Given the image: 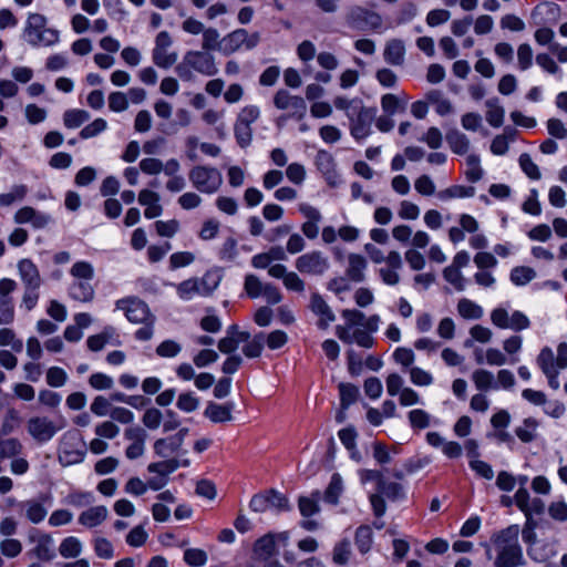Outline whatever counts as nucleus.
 <instances>
[{
	"label": "nucleus",
	"instance_id": "a18cd8bd",
	"mask_svg": "<svg viewBox=\"0 0 567 567\" xmlns=\"http://www.w3.org/2000/svg\"><path fill=\"white\" fill-rule=\"evenodd\" d=\"M154 453L162 457L167 458L172 454L176 453L181 445L172 437L158 439L154 442Z\"/></svg>",
	"mask_w": 567,
	"mask_h": 567
},
{
	"label": "nucleus",
	"instance_id": "338daca9",
	"mask_svg": "<svg viewBox=\"0 0 567 567\" xmlns=\"http://www.w3.org/2000/svg\"><path fill=\"white\" fill-rule=\"evenodd\" d=\"M106 128L107 122L104 118L99 117L80 131V137L82 140H89L103 133Z\"/></svg>",
	"mask_w": 567,
	"mask_h": 567
},
{
	"label": "nucleus",
	"instance_id": "0e129e2a",
	"mask_svg": "<svg viewBox=\"0 0 567 567\" xmlns=\"http://www.w3.org/2000/svg\"><path fill=\"white\" fill-rule=\"evenodd\" d=\"M22 543L16 538H4L0 542V553L7 558H16L22 553Z\"/></svg>",
	"mask_w": 567,
	"mask_h": 567
},
{
	"label": "nucleus",
	"instance_id": "4c0bfd02",
	"mask_svg": "<svg viewBox=\"0 0 567 567\" xmlns=\"http://www.w3.org/2000/svg\"><path fill=\"white\" fill-rule=\"evenodd\" d=\"M316 165L328 181L336 177V163L333 157L328 152H318L316 156Z\"/></svg>",
	"mask_w": 567,
	"mask_h": 567
},
{
	"label": "nucleus",
	"instance_id": "37998d69",
	"mask_svg": "<svg viewBox=\"0 0 567 567\" xmlns=\"http://www.w3.org/2000/svg\"><path fill=\"white\" fill-rule=\"evenodd\" d=\"M29 189L27 185H13L8 193L0 194V206L9 207L16 202H21L25 198Z\"/></svg>",
	"mask_w": 567,
	"mask_h": 567
},
{
	"label": "nucleus",
	"instance_id": "2f4dec72",
	"mask_svg": "<svg viewBox=\"0 0 567 567\" xmlns=\"http://www.w3.org/2000/svg\"><path fill=\"white\" fill-rule=\"evenodd\" d=\"M177 296L182 300H192L202 296V286L198 278H189L176 285Z\"/></svg>",
	"mask_w": 567,
	"mask_h": 567
},
{
	"label": "nucleus",
	"instance_id": "f704fd0d",
	"mask_svg": "<svg viewBox=\"0 0 567 567\" xmlns=\"http://www.w3.org/2000/svg\"><path fill=\"white\" fill-rule=\"evenodd\" d=\"M82 548L83 545L78 537L69 536L60 543L59 553L65 559L76 558L81 555Z\"/></svg>",
	"mask_w": 567,
	"mask_h": 567
},
{
	"label": "nucleus",
	"instance_id": "864d4df0",
	"mask_svg": "<svg viewBox=\"0 0 567 567\" xmlns=\"http://www.w3.org/2000/svg\"><path fill=\"white\" fill-rule=\"evenodd\" d=\"M350 340L342 341L343 343L351 344L357 343L359 347L370 349L374 346V338L362 328H354L349 332Z\"/></svg>",
	"mask_w": 567,
	"mask_h": 567
},
{
	"label": "nucleus",
	"instance_id": "f03ea898",
	"mask_svg": "<svg viewBox=\"0 0 567 567\" xmlns=\"http://www.w3.org/2000/svg\"><path fill=\"white\" fill-rule=\"evenodd\" d=\"M177 75L185 82H190L195 79L194 72L204 76H214L218 73V68L215 58L209 52L203 50L187 51L183 60L175 68Z\"/></svg>",
	"mask_w": 567,
	"mask_h": 567
},
{
	"label": "nucleus",
	"instance_id": "f3484780",
	"mask_svg": "<svg viewBox=\"0 0 567 567\" xmlns=\"http://www.w3.org/2000/svg\"><path fill=\"white\" fill-rule=\"evenodd\" d=\"M298 209L306 218V221L301 225L303 236L310 240L316 239L319 235V225L322 220L320 210L307 203L299 204Z\"/></svg>",
	"mask_w": 567,
	"mask_h": 567
},
{
	"label": "nucleus",
	"instance_id": "473e14b6",
	"mask_svg": "<svg viewBox=\"0 0 567 567\" xmlns=\"http://www.w3.org/2000/svg\"><path fill=\"white\" fill-rule=\"evenodd\" d=\"M266 341V334L258 332L254 337L250 336L248 341H244L243 353L246 358L255 359L259 358L262 353Z\"/></svg>",
	"mask_w": 567,
	"mask_h": 567
},
{
	"label": "nucleus",
	"instance_id": "4468645a",
	"mask_svg": "<svg viewBox=\"0 0 567 567\" xmlns=\"http://www.w3.org/2000/svg\"><path fill=\"white\" fill-rule=\"evenodd\" d=\"M375 110L362 106L350 120V133L357 141L364 140L371 134L372 122L375 117Z\"/></svg>",
	"mask_w": 567,
	"mask_h": 567
},
{
	"label": "nucleus",
	"instance_id": "774afa93",
	"mask_svg": "<svg viewBox=\"0 0 567 567\" xmlns=\"http://www.w3.org/2000/svg\"><path fill=\"white\" fill-rule=\"evenodd\" d=\"M414 188L421 196H433L436 195V187L429 175H421L414 181Z\"/></svg>",
	"mask_w": 567,
	"mask_h": 567
},
{
	"label": "nucleus",
	"instance_id": "bf43d9fd",
	"mask_svg": "<svg viewBox=\"0 0 567 567\" xmlns=\"http://www.w3.org/2000/svg\"><path fill=\"white\" fill-rule=\"evenodd\" d=\"M408 419L412 429L423 430L430 426L431 415L422 410L414 409L408 413Z\"/></svg>",
	"mask_w": 567,
	"mask_h": 567
},
{
	"label": "nucleus",
	"instance_id": "0eeeda50",
	"mask_svg": "<svg viewBox=\"0 0 567 567\" xmlns=\"http://www.w3.org/2000/svg\"><path fill=\"white\" fill-rule=\"evenodd\" d=\"M259 40L257 32L249 34L245 29H237L221 39L219 51L229 55L243 48L250 50L259 43Z\"/></svg>",
	"mask_w": 567,
	"mask_h": 567
},
{
	"label": "nucleus",
	"instance_id": "6ab92c4d",
	"mask_svg": "<svg viewBox=\"0 0 567 567\" xmlns=\"http://www.w3.org/2000/svg\"><path fill=\"white\" fill-rule=\"evenodd\" d=\"M342 318L346 320V323L336 327V334L341 341H349V332L358 328V326H362L365 316L359 310L346 309L342 311Z\"/></svg>",
	"mask_w": 567,
	"mask_h": 567
},
{
	"label": "nucleus",
	"instance_id": "7ed1b4c3",
	"mask_svg": "<svg viewBox=\"0 0 567 567\" xmlns=\"http://www.w3.org/2000/svg\"><path fill=\"white\" fill-rule=\"evenodd\" d=\"M519 528L512 525L502 530L496 538L497 557L495 565L497 567H518L524 565L523 550L518 544Z\"/></svg>",
	"mask_w": 567,
	"mask_h": 567
},
{
	"label": "nucleus",
	"instance_id": "5701e85b",
	"mask_svg": "<svg viewBox=\"0 0 567 567\" xmlns=\"http://www.w3.org/2000/svg\"><path fill=\"white\" fill-rule=\"evenodd\" d=\"M234 408V402H227L225 404L209 402L204 411V415L214 423L229 422L233 419L231 413Z\"/></svg>",
	"mask_w": 567,
	"mask_h": 567
},
{
	"label": "nucleus",
	"instance_id": "c03bdc74",
	"mask_svg": "<svg viewBox=\"0 0 567 567\" xmlns=\"http://www.w3.org/2000/svg\"><path fill=\"white\" fill-rule=\"evenodd\" d=\"M446 141L450 145V148L458 154L464 155L468 152L470 148V141L467 136L458 131L450 132L446 135Z\"/></svg>",
	"mask_w": 567,
	"mask_h": 567
},
{
	"label": "nucleus",
	"instance_id": "1a4fd4ad",
	"mask_svg": "<svg viewBox=\"0 0 567 567\" xmlns=\"http://www.w3.org/2000/svg\"><path fill=\"white\" fill-rule=\"evenodd\" d=\"M115 308L124 311L125 317L132 323H142L155 318L147 303L136 297L118 299L115 302Z\"/></svg>",
	"mask_w": 567,
	"mask_h": 567
},
{
	"label": "nucleus",
	"instance_id": "680f3d73",
	"mask_svg": "<svg viewBox=\"0 0 567 567\" xmlns=\"http://www.w3.org/2000/svg\"><path fill=\"white\" fill-rule=\"evenodd\" d=\"M409 374L411 382L416 386H429L434 382L432 373L419 367L410 368Z\"/></svg>",
	"mask_w": 567,
	"mask_h": 567
},
{
	"label": "nucleus",
	"instance_id": "603ef678",
	"mask_svg": "<svg viewBox=\"0 0 567 567\" xmlns=\"http://www.w3.org/2000/svg\"><path fill=\"white\" fill-rule=\"evenodd\" d=\"M466 171L465 177L471 183H476L483 177V169L481 167L480 156L476 154H470L466 156Z\"/></svg>",
	"mask_w": 567,
	"mask_h": 567
},
{
	"label": "nucleus",
	"instance_id": "a211bd4d",
	"mask_svg": "<svg viewBox=\"0 0 567 567\" xmlns=\"http://www.w3.org/2000/svg\"><path fill=\"white\" fill-rule=\"evenodd\" d=\"M18 274L24 288H40L42 278L37 265L29 258L19 260Z\"/></svg>",
	"mask_w": 567,
	"mask_h": 567
},
{
	"label": "nucleus",
	"instance_id": "20e7f679",
	"mask_svg": "<svg viewBox=\"0 0 567 567\" xmlns=\"http://www.w3.org/2000/svg\"><path fill=\"white\" fill-rule=\"evenodd\" d=\"M193 187L202 194H215L223 185L221 173L213 166L195 165L188 172Z\"/></svg>",
	"mask_w": 567,
	"mask_h": 567
},
{
	"label": "nucleus",
	"instance_id": "a878e982",
	"mask_svg": "<svg viewBox=\"0 0 567 567\" xmlns=\"http://www.w3.org/2000/svg\"><path fill=\"white\" fill-rule=\"evenodd\" d=\"M367 268V260L363 256L358 254H350L348 256V267L346 270L347 277L354 282L364 280V270Z\"/></svg>",
	"mask_w": 567,
	"mask_h": 567
},
{
	"label": "nucleus",
	"instance_id": "6e6d98bb",
	"mask_svg": "<svg viewBox=\"0 0 567 567\" xmlns=\"http://www.w3.org/2000/svg\"><path fill=\"white\" fill-rule=\"evenodd\" d=\"M183 559L190 567H203L206 565L208 556L204 549L186 548Z\"/></svg>",
	"mask_w": 567,
	"mask_h": 567
},
{
	"label": "nucleus",
	"instance_id": "5fc2aeb1",
	"mask_svg": "<svg viewBox=\"0 0 567 567\" xmlns=\"http://www.w3.org/2000/svg\"><path fill=\"white\" fill-rule=\"evenodd\" d=\"M536 277V272L533 268L526 266H518L511 271V281L515 286H525Z\"/></svg>",
	"mask_w": 567,
	"mask_h": 567
},
{
	"label": "nucleus",
	"instance_id": "393cba45",
	"mask_svg": "<svg viewBox=\"0 0 567 567\" xmlns=\"http://www.w3.org/2000/svg\"><path fill=\"white\" fill-rule=\"evenodd\" d=\"M109 511L104 505H97L82 512L78 518L79 523L87 528L101 525L107 517Z\"/></svg>",
	"mask_w": 567,
	"mask_h": 567
},
{
	"label": "nucleus",
	"instance_id": "ea45409f",
	"mask_svg": "<svg viewBox=\"0 0 567 567\" xmlns=\"http://www.w3.org/2000/svg\"><path fill=\"white\" fill-rule=\"evenodd\" d=\"M90 120V113L85 110L71 109L63 114V124L68 128H78Z\"/></svg>",
	"mask_w": 567,
	"mask_h": 567
},
{
	"label": "nucleus",
	"instance_id": "2eb2a0df",
	"mask_svg": "<svg viewBox=\"0 0 567 567\" xmlns=\"http://www.w3.org/2000/svg\"><path fill=\"white\" fill-rule=\"evenodd\" d=\"M75 441H79V437L75 433L68 432L63 434L58 455L59 463L62 466L74 465L81 463L84 460V451L73 449V444Z\"/></svg>",
	"mask_w": 567,
	"mask_h": 567
},
{
	"label": "nucleus",
	"instance_id": "79ce46f5",
	"mask_svg": "<svg viewBox=\"0 0 567 567\" xmlns=\"http://www.w3.org/2000/svg\"><path fill=\"white\" fill-rule=\"evenodd\" d=\"M0 347H10L13 352H21L23 341L17 337L13 329L3 326L0 328Z\"/></svg>",
	"mask_w": 567,
	"mask_h": 567
},
{
	"label": "nucleus",
	"instance_id": "de8ad7c7",
	"mask_svg": "<svg viewBox=\"0 0 567 567\" xmlns=\"http://www.w3.org/2000/svg\"><path fill=\"white\" fill-rule=\"evenodd\" d=\"M179 467V460L177 458H167L161 462H154L148 464L147 471L150 473L158 474L165 478H168V475L175 472Z\"/></svg>",
	"mask_w": 567,
	"mask_h": 567
},
{
	"label": "nucleus",
	"instance_id": "cd10ccee",
	"mask_svg": "<svg viewBox=\"0 0 567 567\" xmlns=\"http://www.w3.org/2000/svg\"><path fill=\"white\" fill-rule=\"evenodd\" d=\"M475 194V188L464 185H452L445 189L437 192L436 197L441 202H449L456 198H470Z\"/></svg>",
	"mask_w": 567,
	"mask_h": 567
},
{
	"label": "nucleus",
	"instance_id": "72a5a7b5",
	"mask_svg": "<svg viewBox=\"0 0 567 567\" xmlns=\"http://www.w3.org/2000/svg\"><path fill=\"white\" fill-rule=\"evenodd\" d=\"M457 312L462 318L467 320H478L484 315L483 308L467 298L458 300Z\"/></svg>",
	"mask_w": 567,
	"mask_h": 567
},
{
	"label": "nucleus",
	"instance_id": "9d476101",
	"mask_svg": "<svg viewBox=\"0 0 567 567\" xmlns=\"http://www.w3.org/2000/svg\"><path fill=\"white\" fill-rule=\"evenodd\" d=\"M274 104L278 110L287 113L286 117L302 120L307 113L305 100L290 94L287 90L277 91L274 96Z\"/></svg>",
	"mask_w": 567,
	"mask_h": 567
},
{
	"label": "nucleus",
	"instance_id": "69168bd1",
	"mask_svg": "<svg viewBox=\"0 0 567 567\" xmlns=\"http://www.w3.org/2000/svg\"><path fill=\"white\" fill-rule=\"evenodd\" d=\"M351 555V545L348 539H343L333 547L332 560L337 565H346Z\"/></svg>",
	"mask_w": 567,
	"mask_h": 567
},
{
	"label": "nucleus",
	"instance_id": "09e8293b",
	"mask_svg": "<svg viewBox=\"0 0 567 567\" xmlns=\"http://www.w3.org/2000/svg\"><path fill=\"white\" fill-rule=\"evenodd\" d=\"M319 495L320 493L317 491L310 497L301 496L298 501V507L300 514L303 517H310L317 514L320 511L319 507Z\"/></svg>",
	"mask_w": 567,
	"mask_h": 567
},
{
	"label": "nucleus",
	"instance_id": "9b49d317",
	"mask_svg": "<svg viewBox=\"0 0 567 567\" xmlns=\"http://www.w3.org/2000/svg\"><path fill=\"white\" fill-rule=\"evenodd\" d=\"M346 22L354 30H373L382 25V18L374 11L357 6L348 11Z\"/></svg>",
	"mask_w": 567,
	"mask_h": 567
},
{
	"label": "nucleus",
	"instance_id": "f257e3e1",
	"mask_svg": "<svg viewBox=\"0 0 567 567\" xmlns=\"http://www.w3.org/2000/svg\"><path fill=\"white\" fill-rule=\"evenodd\" d=\"M22 37L32 48L54 47L60 43V31L49 27L47 17L37 12L28 13Z\"/></svg>",
	"mask_w": 567,
	"mask_h": 567
},
{
	"label": "nucleus",
	"instance_id": "39448f33",
	"mask_svg": "<svg viewBox=\"0 0 567 567\" xmlns=\"http://www.w3.org/2000/svg\"><path fill=\"white\" fill-rule=\"evenodd\" d=\"M63 427V420L58 424L48 416H32L27 422V431L38 444L48 443Z\"/></svg>",
	"mask_w": 567,
	"mask_h": 567
},
{
	"label": "nucleus",
	"instance_id": "3c124183",
	"mask_svg": "<svg viewBox=\"0 0 567 567\" xmlns=\"http://www.w3.org/2000/svg\"><path fill=\"white\" fill-rule=\"evenodd\" d=\"M339 395L341 409L347 410L358 400L359 388L351 383H340Z\"/></svg>",
	"mask_w": 567,
	"mask_h": 567
},
{
	"label": "nucleus",
	"instance_id": "c85d7f7f",
	"mask_svg": "<svg viewBox=\"0 0 567 567\" xmlns=\"http://www.w3.org/2000/svg\"><path fill=\"white\" fill-rule=\"evenodd\" d=\"M539 422L535 417H526L515 429V434L523 443H530L537 437Z\"/></svg>",
	"mask_w": 567,
	"mask_h": 567
},
{
	"label": "nucleus",
	"instance_id": "8fccbe9b",
	"mask_svg": "<svg viewBox=\"0 0 567 567\" xmlns=\"http://www.w3.org/2000/svg\"><path fill=\"white\" fill-rule=\"evenodd\" d=\"M536 362L544 374H549L555 371H560V369H557V367H556V359H555L554 352L548 347H545L540 350Z\"/></svg>",
	"mask_w": 567,
	"mask_h": 567
},
{
	"label": "nucleus",
	"instance_id": "c756f323",
	"mask_svg": "<svg viewBox=\"0 0 567 567\" xmlns=\"http://www.w3.org/2000/svg\"><path fill=\"white\" fill-rule=\"evenodd\" d=\"M472 381L475 388L481 392L489 390H498L497 383H495L494 374L485 369H477L472 373Z\"/></svg>",
	"mask_w": 567,
	"mask_h": 567
},
{
	"label": "nucleus",
	"instance_id": "49530a36",
	"mask_svg": "<svg viewBox=\"0 0 567 567\" xmlns=\"http://www.w3.org/2000/svg\"><path fill=\"white\" fill-rule=\"evenodd\" d=\"M255 553L260 559H269L276 554V542L272 535L259 538L255 544Z\"/></svg>",
	"mask_w": 567,
	"mask_h": 567
},
{
	"label": "nucleus",
	"instance_id": "412c9836",
	"mask_svg": "<svg viewBox=\"0 0 567 567\" xmlns=\"http://www.w3.org/2000/svg\"><path fill=\"white\" fill-rule=\"evenodd\" d=\"M310 309L320 318L318 326L322 329L327 328L329 323L336 319V316L329 305L324 301L321 295L317 292L311 295Z\"/></svg>",
	"mask_w": 567,
	"mask_h": 567
},
{
	"label": "nucleus",
	"instance_id": "f8f14e48",
	"mask_svg": "<svg viewBox=\"0 0 567 567\" xmlns=\"http://www.w3.org/2000/svg\"><path fill=\"white\" fill-rule=\"evenodd\" d=\"M28 539L34 545L30 553L39 560L51 561L55 558L54 539L50 534L33 528Z\"/></svg>",
	"mask_w": 567,
	"mask_h": 567
},
{
	"label": "nucleus",
	"instance_id": "dca6fc26",
	"mask_svg": "<svg viewBox=\"0 0 567 567\" xmlns=\"http://www.w3.org/2000/svg\"><path fill=\"white\" fill-rule=\"evenodd\" d=\"M124 439L130 442L125 449V456L128 460H136L145 453L147 433L141 426H130L124 430Z\"/></svg>",
	"mask_w": 567,
	"mask_h": 567
},
{
	"label": "nucleus",
	"instance_id": "7c9ffc66",
	"mask_svg": "<svg viewBox=\"0 0 567 567\" xmlns=\"http://www.w3.org/2000/svg\"><path fill=\"white\" fill-rule=\"evenodd\" d=\"M425 99L429 104L435 107L439 115L444 116L453 111L452 103L447 100L443 93L439 90H431L425 94Z\"/></svg>",
	"mask_w": 567,
	"mask_h": 567
},
{
	"label": "nucleus",
	"instance_id": "423d86ee",
	"mask_svg": "<svg viewBox=\"0 0 567 567\" xmlns=\"http://www.w3.org/2000/svg\"><path fill=\"white\" fill-rule=\"evenodd\" d=\"M329 267V258L320 250L305 252L295 260V268L308 276H322Z\"/></svg>",
	"mask_w": 567,
	"mask_h": 567
},
{
	"label": "nucleus",
	"instance_id": "6e6552de",
	"mask_svg": "<svg viewBox=\"0 0 567 567\" xmlns=\"http://www.w3.org/2000/svg\"><path fill=\"white\" fill-rule=\"evenodd\" d=\"M491 321L499 329H511L516 332L530 327V320L524 312L515 310L509 316L507 310L501 307L492 310Z\"/></svg>",
	"mask_w": 567,
	"mask_h": 567
},
{
	"label": "nucleus",
	"instance_id": "13d9d810",
	"mask_svg": "<svg viewBox=\"0 0 567 567\" xmlns=\"http://www.w3.org/2000/svg\"><path fill=\"white\" fill-rule=\"evenodd\" d=\"M70 275L73 279H93L94 267L89 261L80 260L73 264V266L70 269Z\"/></svg>",
	"mask_w": 567,
	"mask_h": 567
},
{
	"label": "nucleus",
	"instance_id": "bb28decb",
	"mask_svg": "<svg viewBox=\"0 0 567 567\" xmlns=\"http://www.w3.org/2000/svg\"><path fill=\"white\" fill-rule=\"evenodd\" d=\"M21 507L24 509L28 520L32 524H40L48 514L47 507L37 499L24 501L21 503Z\"/></svg>",
	"mask_w": 567,
	"mask_h": 567
},
{
	"label": "nucleus",
	"instance_id": "c9c22d12",
	"mask_svg": "<svg viewBox=\"0 0 567 567\" xmlns=\"http://www.w3.org/2000/svg\"><path fill=\"white\" fill-rule=\"evenodd\" d=\"M343 492V481L339 473H333L324 492V502L337 505Z\"/></svg>",
	"mask_w": 567,
	"mask_h": 567
},
{
	"label": "nucleus",
	"instance_id": "aec40b11",
	"mask_svg": "<svg viewBox=\"0 0 567 567\" xmlns=\"http://www.w3.org/2000/svg\"><path fill=\"white\" fill-rule=\"evenodd\" d=\"M159 195L151 189L144 188L138 193V203L145 207L144 216L153 219L163 214V207L159 204Z\"/></svg>",
	"mask_w": 567,
	"mask_h": 567
},
{
	"label": "nucleus",
	"instance_id": "e2e57ef3",
	"mask_svg": "<svg viewBox=\"0 0 567 567\" xmlns=\"http://www.w3.org/2000/svg\"><path fill=\"white\" fill-rule=\"evenodd\" d=\"M518 164L522 171L534 181H538L542 177L539 167L534 163L529 154L523 153L518 158Z\"/></svg>",
	"mask_w": 567,
	"mask_h": 567
},
{
	"label": "nucleus",
	"instance_id": "b1692460",
	"mask_svg": "<svg viewBox=\"0 0 567 567\" xmlns=\"http://www.w3.org/2000/svg\"><path fill=\"white\" fill-rule=\"evenodd\" d=\"M384 61L391 65H402L405 58V45L400 39L389 40L383 51Z\"/></svg>",
	"mask_w": 567,
	"mask_h": 567
},
{
	"label": "nucleus",
	"instance_id": "4d7b16f0",
	"mask_svg": "<svg viewBox=\"0 0 567 567\" xmlns=\"http://www.w3.org/2000/svg\"><path fill=\"white\" fill-rule=\"evenodd\" d=\"M333 104L336 109L344 111L346 115L349 117H353L354 114L363 106L362 102L358 99L349 100L343 96H338L334 99Z\"/></svg>",
	"mask_w": 567,
	"mask_h": 567
},
{
	"label": "nucleus",
	"instance_id": "58836bf2",
	"mask_svg": "<svg viewBox=\"0 0 567 567\" xmlns=\"http://www.w3.org/2000/svg\"><path fill=\"white\" fill-rule=\"evenodd\" d=\"M373 534L368 525H361L355 530L354 544L361 554H367L372 546Z\"/></svg>",
	"mask_w": 567,
	"mask_h": 567
},
{
	"label": "nucleus",
	"instance_id": "052dcab7",
	"mask_svg": "<svg viewBox=\"0 0 567 567\" xmlns=\"http://www.w3.org/2000/svg\"><path fill=\"white\" fill-rule=\"evenodd\" d=\"M443 278L451 284L455 290L463 291L465 289V278L456 267H445L443 270Z\"/></svg>",
	"mask_w": 567,
	"mask_h": 567
},
{
	"label": "nucleus",
	"instance_id": "e433bc0d",
	"mask_svg": "<svg viewBox=\"0 0 567 567\" xmlns=\"http://www.w3.org/2000/svg\"><path fill=\"white\" fill-rule=\"evenodd\" d=\"M23 452L22 443L16 437L0 439V460L13 458Z\"/></svg>",
	"mask_w": 567,
	"mask_h": 567
},
{
	"label": "nucleus",
	"instance_id": "a19ab883",
	"mask_svg": "<svg viewBox=\"0 0 567 567\" xmlns=\"http://www.w3.org/2000/svg\"><path fill=\"white\" fill-rule=\"evenodd\" d=\"M378 492L391 501H401L405 498V491L402 484L396 482H381Z\"/></svg>",
	"mask_w": 567,
	"mask_h": 567
},
{
	"label": "nucleus",
	"instance_id": "ddd939ff",
	"mask_svg": "<svg viewBox=\"0 0 567 567\" xmlns=\"http://www.w3.org/2000/svg\"><path fill=\"white\" fill-rule=\"evenodd\" d=\"M172 38L167 31H161L155 38L152 52L153 62L161 69H168L177 61V53L169 52Z\"/></svg>",
	"mask_w": 567,
	"mask_h": 567
},
{
	"label": "nucleus",
	"instance_id": "4be33fe9",
	"mask_svg": "<svg viewBox=\"0 0 567 567\" xmlns=\"http://www.w3.org/2000/svg\"><path fill=\"white\" fill-rule=\"evenodd\" d=\"M91 281L92 279H73L69 287L70 297L80 302H91L95 295V289Z\"/></svg>",
	"mask_w": 567,
	"mask_h": 567
}]
</instances>
